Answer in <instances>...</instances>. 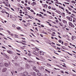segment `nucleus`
Returning a JSON list of instances; mask_svg holds the SVG:
<instances>
[{
  "label": "nucleus",
  "mask_w": 76,
  "mask_h": 76,
  "mask_svg": "<svg viewBox=\"0 0 76 76\" xmlns=\"http://www.w3.org/2000/svg\"><path fill=\"white\" fill-rule=\"evenodd\" d=\"M30 74L31 75H33V76H36V73L35 72H30Z\"/></svg>",
  "instance_id": "1"
},
{
  "label": "nucleus",
  "mask_w": 76,
  "mask_h": 76,
  "mask_svg": "<svg viewBox=\"0 0 76 76\" xmlns=\"http://www.w3.org/2000/svg\"><path fill=\"white\" fill-rule=\"evenodd\" d=\"M28 74V72H25L23 73V76H27Z\"/></svg>",
  "instance_id": "2"
},
{
  "label": "nucleus",
  "mask_w": 76,
  "mask_h": 76,
  "mask_svg": "<svg viewBox=\"0 0 76 76\" xmlns=\"http://www.w3.org/2000/svg\"><path fill=\"white\" fill-rule=\"evenodd\" d=\"M6 70H7V69L6 68H4L2 69V72H5L6 71Z\"/></svg>",
  "instance_id": "3"
},
{
  "label": "nucleus",
  "mask_w": 76,
  "mask_h": 76,
  "mask_svg": "<svg viewBox=\"0 0 76 76\" xmlns=\"http://www.w3.org/2000/svg\"><path fill=\"white\" fill-rule=\"evenodd\" d=\"M7 52L8 53H9V54H12V52L10 50H7Z\"/></svg>",
  "instance_id": "4"
},
{
  "label": "nucleus",
  "mask_w": 76,
  "mask_h": 76,
  "mask_svg": "<svg viewBox=\"0 0 76 76\" xmlns=\"http://www.w3.org/2000/svg\"><path fill=\"white\" fill-rule=\"evenodd\" d=\"M4 66L6 67H7L9 66V64H7L6 63H5L4 64Z\"/></svg>",
  "instance_id": "5"
},
{
  "label": "nucleus",
  "mask_w": 76,
  "mask_h": 76,
  "mask_svg": "<svg viewBox=\"0 0 76 76\" xmlns=\"http://www.w3.org/2000/svg\"><path fill=\"white\" fill-rule=\"evenodd\" d=\"M14 37L15 38H19V37H18V35L16 34H15L14 35Z\"/></svg>",
  "instance_id": "6"
},
{
  "label": "nucleus",
  "mask_w": 76,
  "mask_h": 76,
  "mask_svg": "<svg viewBox=\"0 0 76 76\" xmlns=\"http://www.w3.org/2000/svg\"><path fill=\"white\" fill-rule=\"evenodd\" d=\"M34 51L37 54H38V53H39V51H38L37 50H34Z\"/></svg>",
  "instance_id": "7"
},
{
  "label": "nucleus",
  "mask_w": 76,
  "mask_h": 76,
  "mask_svg": "<svg viewBox=\"0 0 76 76\" xmlns=\"http://www.w3.org/2000/svg\"><path fill=\"white\" fill-rule=\"evenodd\" d=\"M37 75L38 76H41V74L39 72L37 73Z\"/></svg>",
  "instance_id": "8"
},
{
  "label": "nucleus",
  "mask_w": 76,
  "mask_h": 76,
  "mask_svg": "<svg viewBox=\"0 0 76 76\" xmlns=\"http://www.w3.org/2000/svg\"><path fill=\"white\" fill-rule=\"evenodd\" d=\"M59 8H60L61 9H63V10L64 11V10H65V9H64V8L60 6H59Z\"/></svg>",
  "instance_id": "9"
},
{
  "label": "nucleus",
  "mask_w": 76,
  "mask_h": 76,
  "mask_svg": "<svg viewBox=\"0 0 76 76\" xmlns=\"http://www.w3.org/2000/svg\"><path fill=\"white\" fill-rule=\"evenodd\" d=\"M27 61L28 62H30V63H34V61H31V60H28Z\"/></svg>",
  "instance_id": "10"
},
{
  "label": "nucleus",
  "mask_w": 76,
  "mask_h": 76,
  "mask_svg": "<svg viewBox=\"0 0 76 76\" xmlns=\"http://www.w3.org/2000/svg\"><path fill=\"white\" fill-rule=\"evenodd\" d=\"M43 7H45V8H47V7H48V5L46 4H45L44 5Z\"/></svg>",
  "instance_id": "11"
},
{
  "label": "nucleus",
  "mask_w": 76,
  "mask_h": 76,
  "mask_svg": "<svg viewBox=\"0 0 76 76\" xmlns=\"http://www.w3.org/2000/svg\"><path fill=\"white\" fill-rule=\"evenodd\" d=\"M6 11H5V10H2V11H1V12L2 13H4L6 12Z\"/></svg>",
  "instance_id": "12"
},
{
  "label": "nucleus",
  "mask_w": 76,
  "mask_h": 76,
  "mask_svg": "<svg viewBox=\"0 0 76 76\" xmlns=\"http://www.w3.org/2000/svg\"><path fill=\"white\" fill-rule=\"evenodd\" d=\"M63 23H67V21L65 20H64L63 21Z\"/></svg>",
  "instance_id": "13"
},
{
  "label": "nucleus",
  "mask_w": 76,
  "mask_h": 76,
  "mask_svg": "<svg viewBox=\"0 0 76 76\" xmlns=\"http://www.w3.org/2000/svg\"><path fill=\"white\" fill-rule=\"evenodd\" d=\"M5 56H6L5 57L6 58H9V56H7V55H5Z\"/></svg>",
  "instance_id": "14"
},
{
  "label": "nucleus",
  "mask_w": 76,
  "mask_h": 76,
  "mask_svg": "<svg viewBox=\"0 0 76 76\" xmlns=\"http://www.w3.org/2000/svg\"><path fill=\"white\" fill-rule=\"evenodd\" d=\"M69 25L71 26V25H73V24H72V23H71V22H69Z\"/></svg>",
  "instance_id": "15"
},
{
  "label": "nucleus",
  "mask_w": 76,
  "mask_h": 76,
  "mask_svg": "<svg viewBox=\"0 0 76 76\" xmlns=\"http://www.w3.org/2000/svg\"><path fill=\"white\" fill-rule=\"evenodd\" d=\"M18 58V57L17 56H16L15 57V60H17Z\"/></svg>",
  "instance_id": "16"
},
{
  "label": "nucleus",
  "mask_w": 76,
  "mask_h": 76,
  "mask_svg": "<svg viewBox=\"0 0 76 76\" xmlns=\"http://www.w3.org/2000/svg\"><path fill=\"white\" fill-rule=\"evenodd\" d=\"M35 71L36 72H39V70L36 69H35Z\"/></svg>",
  "instance_id": "17"
},
{
  "label": "nucleus",
  "mask_w": 76,
  "mask_h": 76,
  "mask_svg": "<svg viewBox=\"0 0 76 76\" xmlns=\"http://www.w3.org/2000/svg\"><path fill=\"white\" fill-rule=\"evenodd\" d=\"M72 3H74V4H75L76 3V2L75 1H72Z\"/></svg>",
  "instance_id": "18"
},
{
  "label": "nucleus",
  "mask_w": 76,
  "mask_h": 76,
  "mask_svg": "<svg viewBox=\"0 0 76 76\" xmlns=\"http://www.w3.org/2000/svg\"><path fill=\"white\" fill-rule=\"evenodd\" d=\"M42 33L43 34H47V33L45 32L44 31H43Z\"/></svg>",
  "instance_id": "19"
},
{
  "label": "nucleus",
  "mask_w": 76,
  "mask_h": 76,
  "mask_svg": "<svg viewBox=\"0 0 76 76\" xmlns=\"http://www.w3.org/2000/svg\"><path fill=\"white\" fill-rule=\"evenodd\" d=\"M33 53L34 54V55H35V56H37V54L36 53H35V52L34 51L33 52Z\"/></svg>",
  "instance_id": "20"
},
{
  "label": "nucleus",
  "mask_w": 76,
  "mask_h": 76,
  "mask_svg": "<svg viewBox=\"0 0 76 76\" xmlns=\"http://www.w3.org/2000/svg\"><path fill=\"white\" fill-rule=\"evenodd\" d=\"M26 9H28V10H29L31 9V8L29 7H26Z\"/></svg>",
  "instance_id": "21"
},
{
  "label": "nucleus",
  "mask_w": 76,
  "mask_h": 76,
  "mask_svg": "<svg viewBox=\"0 0 76 76\" xmlns=\"http://www.w3.org/2000/svg\"><path fill=\"white\" fill-rule=\"evenodd\" d=\"M59 24L60 25V26H63V25L61 24V23H59Z\"/></svg>",
  "instance_id": "22"
},
{
  "label": "nucleus",
  "mask_w": 76,
  "mask_h": 76,
  "mask_svg": "<svg viewBox=\"0 0 76 76\" xmlns=\"http://www.w3.org/2000/svg\"><path fill=\"white\" fill-rule=\"evenodd\" d=\"M52 10H56V9L55 8H51Z\"/></svg>",
  "instance_id": "23"
},
{
  "label": "nucleus",
  "mask_w": 76,
  "mask_h": 76,
  "mask_svg": "<svg viewBox=\"0 0 76 76\" xmlns=\"http://www.w3.org/2000/svg\"><path fill=\"white\" fill-rule=\"evenodd\" d=\"M72 38H74V39H76V37L73 36H72Z\"/></svg>",
  "instance_id": "24"
},
{
  "label": "nucleus",
  "mask_w": 76,
  "mask_h": 76,
  "mask_svg": "<svg viewBox=\"0 0 76 76\" xmlns=\"http://www.w3.org/2000/svg\"><path fill=\"white\" fill-rule=\"evenodd\" d=\"M73 19L74 20H73V22H75V20H76V18H74Z\"/></svg>",
  "instance_id": "25"
},
{
  "label": "nucleus",
  "mask_w": 76,
  "mask_h": 76,
  "mask_svg": "<svg viewBox=\"0 0 76 76\" xmlns=\"http://www.w3.org/2000/svg\"><path fill=\"white\" fill-rule=\"evenodd\" d=\"M0 66L1 67H2V66H3V65L2 64H0Z\"/></svg>",
  "instance_id": "26"
},
{
  "label": "nucleus",
  "mask_w": 76,
  "mask_h": 76,
  "mask_svg": "<svg viewBox=\"0 0 76 76\" xmlns=\"http://www.w3.org/2000/svg\"><path fill=\"white\" fill-rule=\"evenodd\" d=\"M66 18H67L69 20V19H70L71 17H66Z\"/></svg>",
  "instance_id": "27"
},
{
  "label": "nucleus",
  "mask_w": 76,
  "mask_h": 76,
  "mask_svg": "<svg viewBox=\"0 0 76 76\" xmlns=\"http://www.w3.org/2000/svg\"><path fill=\"white\" fill-rule=\"evenodd\" d=\"M66 18H67L69 20V19H70L71 17H66Z\"/></svg>",
  "instance_id": "28"
},
{
  "label": "nucleus",
  "mask_w": 76,
  "mask_h": 76,
  "mask_svg": "<svg viewBox=\"0 0 76 76\" xmlns=\"http://www.w3.org/2000/svg\"><path fill=\"white\" fill-rule=\"evenodd\" d=\"M69 20L70 21H72V18H71V17H70V18L69 19Z\"/></svg>",
  "instance_id": "29"
},
{
  "label": "nucleus",
  "mask_w": 76,
  "mask_h": 76,
  "mask_svg": "<svg viewBox=\"0 0 76 76\" xmlns=\"http://www.w3.org/2000/svg\"><path fill=\"white\" fill-rule=\"evenodd\" d=\"M12 26L14 28H15V27H16V26L14 24L12 25Z\"/></svg>",
  "instance_id": "30"
},
{
  "label": "nucleus",
  "mask_w": 76,
  "mask_h": 76,
  "mask_svg": "<svg viewBox=\"0 0 76 76\" xmlns=\"http://www.w3.org/2000/svg\"><path fill=\"white\" fill-rule=\"evenodd\" d=\"M47 65H48V66H51V65L48 63L47 64Z\"/></svg>",
  "instance_id": "31"
},
{
  "label": "nucleus",
  "mask_w": 76,
  "mask_h": 76,
  "mask_svg": "<svg viewBox=\"0 0 76 76\" xmlns=\"http://www.w3.org/2000/svg\"><path fill=\"white\" fill-rule=\"evenodd\" d=\"M51 30H52V31H56V30H55L53 28H51Z\"/></svg>",
  "instance_id": "32"
},
{
  "label": "nucleus",
  "mask_w": 76,
  "mask_h": 76,
  "mask_svg": "<svg viewBox=\"0 0 76 76\" xmlns=\"http://www.w3.org/2000/svg\"><path fill=\"white\" fill-rule=\"evenodd\" d=\"M62 14L64 16H65V13H64L63 12Z\"/></svg>",
  "instance_id": "33"
},
{
  "label": "nucleus",
  "mask_w": 76,
  "mask_h": 76,
  "mask_svg": "<svg viewBox=\"0 0 76 76\" xmlns=\"http://www.w3.org/2000/svg\"><path fill=\"white\" fill-rule=\"evenodd\" d=\"M33 4H35V5L36 4V2H33Z\"/></svg>",
  "instance_id": "34"
},
{
  "label": "nucleus",
  "mask_w": 76,
  "mask_h": 76,
  "mask_svg": "<svg viewBox=\"0 0 76 76\" xmlns=\"http://www.w3.org/2000/svg\"><path fill=\"white\" fill-rule=\"evenodd\" d=\"M31 12H34V11L33 10H30Z\"/></svg>",
  "instance_id": "35"
},
{
  "label": "nucleus",
  "mask_w": 76,
  "mask_h": 76,
  "mask_svg": "<svg viewBox=\"0 0 76 76\" xmlns=\"http://www.w3.org/2000/svg\"><path fill=\"white\" fill-rule=\"evenodd\" d=\"M36 59H37V60H40V59H39V58H38L37 57H36Z\"/></svg>",
  "instance_id": "36"
},
{
  "label": "nucleus",
  "mask_w": 76,
  "mask_h": 76,
  "mask_svg": "<svg viewBox=\"0 0 76 76\" xmlns=\"http://www.w3.org/2000/svg\"><path fill=\"white\" fill-rule=\"evenodd\" d=\"M5 13H6V14H7L8 15V16H9V13L7 12H6V11Z\"/></svg>",
  "instance_id": "37"
},
{
  "label": "nucleus",
  "mask_w": 76,
  "mask_h": 76,
  "mask_svg": "<svg viewBox=\"0 0 76 76\" xmlns=\"http://www.w3.org/2000/svg\"><path fill=\"white\" fill-rule=\"evenodd\" d=\"M1 30H3V29L2 28H0V31H1Z\"/></svg>",
  "instance_id": "38"
},
{
  "label": "nucleus",
  "mask_w": 76,
  "mask_h": 76,
  "mask_svg": "<svg viewBox=\"0 0 76 76\" xmlns=\"http://www.w3.org/2000/svg\"><path fill=\"white\" fill-rule=\"evenodd\" d=\"M51 6H49L48 7V8L49 9H51Z\"/></svg>",
  "instance_id": "39"
},
{
  "label": "nucleus",
  "mask_w": 76,
  "mask_h": 76,
  "mask_svg": "<svg viewBox=\"0 0 76 76\" xmlns=\"http://www.w3.org/2000/svg\"><path fill=\"white\" fill-rule=\"evenodd\" d=\"M11 10H13V11H15V10H14V9H13V8H11Z\"/></svg>",
  "instance_id": "40"
},
{
  "label": "nucleus",
  "mask_w": 76,
  "mask_h": 76,
  "mask_svg": "<svg viewBox=\"0 0 76 76\" xmlns=\"http://www.w3.org/2000/svg\"><path fill=\"white\" fill-rule=\"evenodd\" d=\"M64 45L65 46H67V43H65Z\"/></svg>",
  "instance_id": "41"
},
{
  "label": "nucleus",
  "mask_w": 76,
  "mask_h": 76,
  "mask_svg": "<svg viewBox=\"0 0 76 76\" xmlns=\"http://www.w3.org/2000/svg\"><path fill=\"white\" fill-rule=\"evenodd\" d=\"M58 41L59 42H60V43H61V40H58Z\"/></svg>",
  "instance_id": "42"
},
{
  "label": "nucleus",
  "mask_w": 76,
  "mask_h": 76,
  "mask_svg": "<svg viewBox=\"0 0 76 76\" xmlns=\"http://www.w3.org/2000/svg\"><path fill=\"white\" fill-rule=\"evenodd\" d=\"M45 71H46V72H50L48 71L47 69H45Z\"/></svg>",
  "instance_id": "43"
},
{
  "label": "nucleus",
  "mask_w": 76,
  "mask_h": 76,
  "mask_svg": "<svg viewBox=\"0 0 76 76\" xmlns=\"http://www.w3.org/2000/svg\"><path fill=\"white\" fill-rule=\"evenodd\" d=\"M71 26H72V28H75V26L73 25H71Z\"/></svg>",
  "instance_id": "44"
},
{
  "label": "nucleus",
  "mask_w": 76,
  "mask_h": 76,
  "mask_svg": "<svg viewBox=\"0 0 76 76\" xmlns=\"http://www.w3.org/2000/svg\"><path fill=\"white\" fill-rule=\"evenodd\" d=\"M2 48H4V49H6V48L3 46H2Z\"/></svg>",
  "instance_id": "45"
},
{
  "label": "nucleus",
  "mask_w": 76,
  "mask_h": 76,
  "mask_svg": "<svg viewBox=\"0 0 76 76\" xmlns=\"http://www.w3.org/2000/svg\"><path fill=\"white\" fill-rule=\"evenodd\" d=\"M22 44H23V45H26V43H23V42H21Z\"/></svg>",
  "instance_id": "46"
},
{
  "label": "nucleus",
  "mask_w": 76,
  "mask_h": 76,
  "mask_svg": "<svg viewBox=\"0 0 76 76\" xmlns=\"http://www.w3.org/2000/svg\"><path fill=\"white\" fill-rule=\"evenodd\" d=\"M24 11H25V13H28V12H27L25 10H24Z\"/></svg>",
  "instance_id": "47"
},
{
  "label": "nucleus",
  "mask_w": 76,
  "mask_h": 76,
  "mask_svg": "<svg viewBox=\"0 0 76 76\" xmlns=\"http://www.w3.org/2000/svg\"><path fill=\"white\" fill-rule=\"evenodd\" d=\"M57 13H58V14H59V13H60V12L58 10Z\"/></svg>",
  "instance_id": "48"
},
{
  "label": "nucleus",
  "mask_w": 76,
  "mask_h": 76,
  "mask_svg": "<svg viewBox=\"0 0 76 76\" xmlns=\"http://www.w3.org/2000/svg\"><path fill=\"white\" fill-rule=\"evenodd\" d=\"M62 66H63V67H66V66L64 65H62Z\"/></svg>",
  "instance_id": "49"
},
{
  "label": "nucleus",
  "mask_w": 76,
  "mask_h": 76,
  "mask_svg": "<svg viewBox=\"0 0 76 76\" xmlns=\"http://www.w3.org/2000/svg\"><path fill=\"white\" fill-rule=\"evenodd\" d=\"M16 50L17 51H18V52H20V51L19 50Z\"/></svg>",
  "instance_id": "50"
},
{
  "label": "nucleus",
  "mask_w": 76,
  "mask_h": 76,
  "mask_svg": "<svg viewBox=\"0 0 76 76\" xmlns=\"http://www.w3.org/2000/svg\"><path fill=\"white\" fill-rule=\"evenodd\" d=\"M65 73H66V74H69V73H68V72H65Z\"/></svg>",
  "instance_id": "51"
},
{
  "label": "nucleus",
  "mask_w": 76,
  "mask_h": 76,
  "mask_svg": "<svg viewBox=\"0 0 76 76\" xmlns=\"http://www.w3.org/2000/svg\"><path fill=\"white\" fill-rule=\"evenodd\" d=\"M68 8L69 9V10H72V9L70 8L69 7H68Z\"/></svg>",
  "instance_id": "52"
},
{
  "label": "nucleus",
  "mask_w": 76,
  "mask_h": 76,
  "mask_svg": "<svg viewBox=\"0 0 76 76\" xmlns=\"http://www.w3.org/2000/svg\"><path fill=\"white\" fill-rule=\"evenodd\" d=\"M22 3H23V4H24V1H21Z\"/></svg>",
  "instance_id": "53"
},
{
  "label": "nucleus",
  "mask_w": 76,
  "mask_h": 76,
  "mask_svg": "<svg viewBox=\"0 0 76 76\" xmlns=\"http://www.w3.org/2000/svg\"><path fill=\"white\" fill-rule=\"evenodd\" d=\"M35 41H36V42H38V43H39V41H38L37 40H35Z\"/></svg>",
  "instance_id": "54"
},
{
  "label": "nucleus",
  "mask_w": 76,
  "mask_h": 76,
  "mask_svg": "<svg viewBox=\"0 0 76 76\" xmlns=\"http://www.w3.org/2000/svg\"><path fill=\"white\" fill-rule=\"evenodd\" d=\"M72 12H73V13H76V12L73 10L72 11Z\"/></svg>",
  "instance_id": "55"
},
{
  "label": "nucleus",
  "mask_w": 76,
  "mask_h": 76,
  "mask_svg": "<svg viewBox=\"0 0 76 76\" xmlns=\"http://www.w3.org/2000/svg\"><path fill=\"white\" fill-rule=\"evenodd\" d=\"M61 73H63V74H64V72H63V71H60Z\"/></svg>",
  "instance_id": "56"
},
{
  "label": "nucleus",
  "mask_w": 76,
  "mask_h": 76,
  "mask_svg": "<svg viewBox=\"0 0 76 76\" xmlns=\"http://www.w3.org/2000/svg\"><path fill=\"white\" fill-rule=\"evenodd\" d=\"M40 13H41V14H42V15H43L44 14V13L41 12H40Z\"/></svg>",
  "instance_id": "57"
},
{
  "label": "nucleus",
  "mask_w": 76,
  "mask_h": 76,
  "mask_svg": "<svg viewBox=\"0 0 76 76\" xmlns=\"http://www.w3.org/2000/svg\"><path fill=\"white\" fill-rule=\"evenodd\" d=\"M56 45H58V46H61V45H59V44H56Z\"/></svg>",
  "instance_id": "58"
},
{
  "label": "nucleus",
  "mask_w": 76,
  "mask_h": 76,
  "mask_svg": "<svg viewBox=\"0 0 76 76\" xmlns=\"http://www.w3.org/2000/svg\"><path fill=\"white\" fill-rule=\"evenodd\" d=\"M43 11H44V12H46V10H45V9H43Z\"/></svg>",
  "instance_id": "59"
},
{
  "label": "nucleus",
  "mask_w": 76,
  "mask_h": 76,
  "mask_svg": "<svg viewBox=\"0 0 76 76\" xmlns=\"http://www.w3.org/2000/svg\"><path fill=\"white\" fill-rule=\"evenodd\" d=\"M58 10H56L55 11V12H56L57 13V12H58Z\"/></svg>",
  "instance_id": "60"
},
{
  "label": "nucleus",
  "mask_w": 76,
  "mask_h": 76,
  "mask_svg": "<svg viewBox=\"0 0 76 76\" xmlns=\"http://www.w3.org/2000/svg\"><path fill=\"white\" fill-rule=\"evenodd\" d=\"M57 49H58V50H60V48H58V47H57Z\"/></svg>",
  "instance_id": "61"
},
{
  "label": "nucleus",
  "mask_w": 76,
  "mask_h": 76,
  "mask_svg": "<svg viewBox=\"0 0 76 76\" xmlns=\"http://www.w3.org/2000/svg\"><path fill=\"white\" fill-rule=\"evenodd\" d=\"M40 17H42V15L41 14H39V16Z\"/></svg>",
  "instance_id": "62"
},
{
  "label": "nucleus",
  "mask_w": 76,
  "mask_h": 76,
  "mask_svg": "<svg viewBox=\"0 0 76 76\" xmlns=\"http://www.w3.org/2000/svg\"><path fill=\"white\" fill-rule=\"evenodd\" d=\"M5 6H7V7H8V4H6Z\"/></svg>",
  "instance_id": "63"
},
{
  "label": "nucleus",
  "mask_w": 76,
  "mask_h": 76,
  "mask_svg": "<svg viewBox=\"0 0 76 76\" xmlns=\"http://www.w3.org/2000/svg\"><path fill=\"white\" fill-rule=\"evenodd\" d=\"M40 3H42V1H40Z\"/></svg>",
  "instance_id": "64"
}]
</instances>
